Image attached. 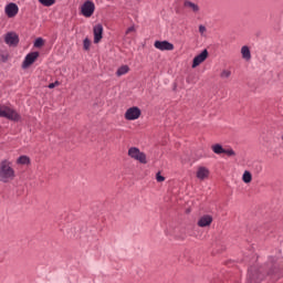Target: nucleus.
<instances>
[{
	"label": "nucleus",
	"instance_id": "obj_1",
	"mask_svg": "<svg viewBox=\"0 0 283 283\" xmlns=\"http://www.w3.org/2000/svg\"><path fill=\"white\" fill-rule=\"evenodd\" d=\"M14 168H12V163L4 159L0 163V182H10L14 180Z\"/></svg>",
	"mask_w": 283,
	"mask_h": 283
},
{
	"label": "nucleus",
	"instance_id": "obj_2",
	"mask_svg": "<svg viewBox=\"0 0 283 283\" xmlns=\"http://www.w3.org/2000/svg\"><path fill=\"white\" fill-rule=\"evenodd\" d=\"M0 118H7L8 120H13L19 123L21 120V115L17 111L6 104H0Z\"/></svg>",
	"mask_w": 283,
	"mask_h": 283
},
{
	"label": "nucleus",
	"instance_id": "obj_3",
	"mask_svg": "<svg viewBox=\"0 0 283 283\" xmlns=\"http://www.w3.org/2000/svg\"><path fill=\"white\" fill-rule=\"evenodd\" d=\"M128 156L129 158H133V160H137V163H140L142 165H147V155L140 151V148L138 147H130L128 149Z\"/></svg>",
	"mask_w": 283,
	"mask_h": 283
},
{
	"label": "nucleus",
	"instance_id": "obj_4",
	"mask_svg": "<svg viewBox=\"0 0 283 283\" xmlns=\"http://www.w3.org/2000/svg\"><path fill=\"white\" fill-rule=\"evenodd\" d=\"M277 258L275 256H270L266 263V269H268V275H277L280 271V265H277Z\"/></svg>",
	"mask_w": 283,
	"mask_h": 283
},
{
	"label": "nucleus",
	"instance_id": "obj_5",
	"mask_svg": "<svg viewBox=\"0 0 283 283\" xmlns=\"http://www.w3.org/2000/svg\"><path fill=\"white\" fill-rule=\"evenodd\" d=\"M94 10H96V6L90 0L85 1L81 7V13L83 17H86V19H90V17L94 14Z\"/></svg>",
	"mask_w": 283,
	"mask_h": 283
},
{
	"label": "nucleus",
	"instance_id": "obj_6",
	"mask_svg": "<svg viewBox=\"0 0 283 283\" xmlns=\"http://www.w3.org/2000/svg\"><path fill=\"white\" fill-rule=\"evenodd\" d=\"M4 42L10 48H17L19 45V35L15 32H8L4 35Z\"/></svg>",
	"mask_w": 283,
	"mask_h": 283
},
{
	"label": "nucleus",
	"instance_id": "obj_7",
	"mask_svg": "<svg viewBox=\"0 0 283 283\" xmlns=\"http://www.w3.org/2000/svg\"><path fill=\"white\" fill-rule=\"evenodd\" d=\"M140 108L133 106L128 108L125 113L126 120H138L140 118Z\"/></svg>",
	"mask_w": 283,
	"mask_h": 283
},
{
	"label": "nucleus",
	"instance_id": "obj_8",
	"mask_svg": "<svg viewBox=\"0 0 283 283\" xmlns=\"http://www.w3.org/2000/svg\"><path fill=\"white\" fill-rule=\"evenodd\" d=\"M209 57V51L205 49L200 54L196 55L192 60V69L198 67V65L205 63L207 59Z\"/></svg>",
	"mask_w": 283,
	"mask_h": 283
},
{
	"label": "nucleus",
	"instance_id": "obj_9",
	"mask_svg": "<svg viewBox=\"0 0 283 283\" xmlns=\"http://www.w3.org/2000/svg\"><path fill=\"white\" fill-rule=\"evenodd\" d=\"M4 12H6L7 17H9V19H12V18L17 17V14H19V6H17V3H14V2H11L6 6Z\"/></svg>",
	"mask_w": 283,
	"mask_h": 283
},
{
	"label": "nucleus",
	"instance_id": "obj_10",
	"mask_svg": "<svg viewBox=\"0 0 283 283\" xmlns=\"http://www.w3.org/2000/svg\"><path fill=\"white\" fill-rule=\"evenodd\" d=\"M154 46L156 50H160L161 52H171V50H174V45L169 41H156Z\"/></svg>",
	"mask_w": 283,
	"mask_h": 283
},
{
	"label": "nucleus",
	"instance_id": "obj_11",
	"mask_svg": "<svg viewBox=\"0 0 283 283\" xmlns=\"http://www.w3.org/2000/svg\"><path fill=\"white\" fill-rule=\"evenodd\" d=\"M36 59H39V52H31V53H29L24 57V61L22 63L23 70L30 67V65H32V63H34V61H36Z\"/></svg>",
	"mask_w": 283,
	"mask_h": 283
},
{
	"label": "nucleus",
	"instance_id": "obj_12",
	"mask_svg": "<svg viewBox=\"0 0 283 283\" xmlns=\"http://www.w3.org/2000/svg\"><path fill=\"white\" fill-rule=\"evenodd\" d=\"M94 33V43H101V39H103V24H96L93 28Z\"/></svg>",
	"mask_w": 283,
	"mask_h": 283
},
{
	"label": "nucleus",
	"instance_id": "obj_13",
	"mask_svg": "<svg viewBox=\"0 0 283 283\" xmlns=\"http://www.w3.org/2000/svg\"><path fill=\"white\" fill-rule=\"evenodd\" d=\"M198 180H207L209 178V169L205 166H200L196 174Z\"/></svg>",
	"mask_w": 283,
	"mask_h": 283
},
{
	"label": "nucleus",
	"instance_id": "obj_14",
	"mask_svg": "<svg viewBox=\"0 0 283 283\" xmlns=\"http://www.w3.org/2000/svg\"><path fill=\"white\" fill-rule=\"evenodd\" d=\"M211 222H213V217L209 214H205L198 220V227L205 228L211 226Z\"/></svg>",
	"mask_w": 283,
	"mask_h": 283
},
{
	"label": "nucleus",
	"instance_id": "obj_15",
	"mask_svg": "<svg viewBox=\"0 0 283 283\" xmlns=\"http://www.w3.org/2000/svg\"><path fill=\"white\" fill-rule=\"evenodd\" d=\"M241 56L244 61H251V49L248 45L241 48Z\"/></svg>",
	"mask_w": 283,
	"mask_h": 283
},
{
	"label": "nucleus",
	"instance_id": "obj_16",
	"mask_svg": "<svg viewBox=\"0 0 283 283\" xmlns=\"http://www.w3.org/2000/svg\"><path fill=\"white\" fill-rule=\"evenodd\" d=\"M184 6L185 8H189V10H192V12H199L200 11V7H198V4L189 1V0H186L184 2Z\"/></svg>",
	"mask_w": 283,
	"mask_h": 283
},
{
	"label": "nucleus",
	"instance_id": "obj_17",
	"mask_svg": "<svg viewBox=\"0 0 283 283\" xmlns=\"http://www.w3.org/2000/svg\"><path fill=\"white\" fill-rule=\"evenodd\" d=\"M211 149L213 154H217L218 156H220V154H224V147H222L220 144L212 145Z\"/></svg>",
	"mask_w": 283,
	"mask_h": 283
},
{
	"label": "nucleus",
	"instance_id": "obj_18",
	"mask_svg": "<svg viewBox=\"0 0 283 283\" xmlns=\"http://www.w3.org/2000/svg\"><path fill=\"white\" fill-rule=\"evenodd\" d=\"M242 180H243V182H245V185H249V182H251L253 180V176L251 175V172L249 170H245L243 172Z\"/></svg>",
	"mask_w": 283,
	"mask_h": 283
},
{
	"label": "nucleus",
	"instance_id": "obj_19",
	"mask_svg": "<svg viewBox=\"0 0 283 283\" xmlns=\"http://www.w3.org/2000/svg\"><path fill=\"white\" fill-rule=\"evenodd\" d=\"M17 165H30V157L22 155L17 159Z\"/></svg>",
	"mask_w": 283,
	"mask_h": 283
},
{
	"label": "nucleus",
	"instance_id": "obj_20",
	"mask_svg": "<svg viewBox=\"0 0 283 283\" xmlns=\"http://www.w3.org/2000/svg\"><path fill=\"white\" fill-rule=\"evenodd\" d=\"M127 72H129V66L127 65H122L117 72H116V76H125V74H127Z\"/></svg>",
	"mask_w": 283,
	"mask_h": 283
},
{
	"label": "nucleus",
	"instance_id": "obj_21",
	"mask_svg": "<svg viewBox=\"0 0 283 283\" xmlns=\"http://www.w3.org/2000/svg\"><path fill=\"white\" fill-rule=\"evenodd\" d=\"M39 2L42 6H45L46 8H50L51 6H54V3H56V0H39Z\"/></svg>",
	"mask_w": 283,
	"mask_h": 283
},
{
	"label": "nucleus",
	"instance_id": "obj_22",
	"mask_svg": "<svg viewBox=\"0 0 283 283\" xmlns=\"http://www.w3.org/2000/svg\"><path fill=\"white\" fill-rule=\"evenodd\" d=\"M223 154H226V156H229V157L235 156V151L233 150V148H224Z\"/></svg>",
	"mask_w": 283,
	"mask_h": 283
},
{
	"label": "nucleus",
	"instance_id": "obj_23",
	"mask_svg": "<svg viewBox=\"0 0 283 283\" xmlns=\"http://www.w3.org/2000/svg\"><path fill=\"white\" fill-rule=\"evenodd\" d=\"M221 78H229L231 76L230 70H223L220 74Z\"/></svg>",
	"mask_w": 283,
	"mask_h": 283
},
{
	"label": "nucleus",
	"instance_id": "obj_24",
	"mask_svg": "<svg viewBox=\"0 0 283 283\" xmlns=\"http://www.w3.org/2000/svg\"><path fill=\"white\" fill-rule=\"evenodd\" d=\"M34 48H43V38H38L35 40Z\"/></svg>",
	"mask_w": 283,
	"mask_h": 283
},
{
	"label": "nucleus",
	"instance_id": "obj_25",
	"mask_svg": "<svg viewBox=\"0 0 283 283\" xmlns=\"http://www.w3.org/2000/svg\"><path fill=\"white\" fill-rule=\"evenodd\" d=\"M83 45H84V50H90V45H92V42L90 41V39H84L83 41Z\"/></svg>",
	"mask_w": 283,
	"mask_h": 283
},
{
	"label": "nucleus",
	"instance_id": "obj_26",
	"mask_svg": "<svg viewBox=\"0 0 283 283\" xmlns=\"http://www.w3.org/2000/svg\"><path fill=\"white\" fill-rule=\"evenodd\" d=\"M199 32H200V35L203 36V35H205V32H207V27L200 24V25H199Z\"/></svg>",
	"mask_w": 283,
	"mask_h": 283
},
{
	"label": "nucleus",
	"instance_id": "obj_27",
	"mask_svg": "<svg viewBox=\"0 0 283 283\" xmlns=\"http://www.w3.org/2000/svg\"><path fill=\"white\" fill-rule=\"evenodd\" d=\"M156 180H157V182H165V177H163V175H160V172H157Z\"/></svg>",
	"mask_w": 283,
	"mask_h": 283
},
{
	"label": "nucleus",
	"instance_id": "obj_28",
	"mask_svg": "<svg viewBox=\"0 0 283 283\" xmlns=\"http://www.w3.org/2000/svg\"><path fill=\"white\" fill-rule=\"evenodd\" d=\"M132 32H136V28L135 27H130L126 30V34H132Z\"/></svg>",
	"mask_w": 283,
	"mask_h": 283
},
{
	"label": "nucleus",
	"instance_id": "obj_29",
	"mask_svg": "<svg viewBox=\"0 0 283 283\" xmlns=\"http://www.w3.org/2000/svg\"><path fill=\"white\" fill-rule=\"evenodd\" d=\"M55 85H59V82L49 84V90H54Z\"/></svg>",
	"mask_w": 283,
	"mask_h": 283
}]
</instances>
